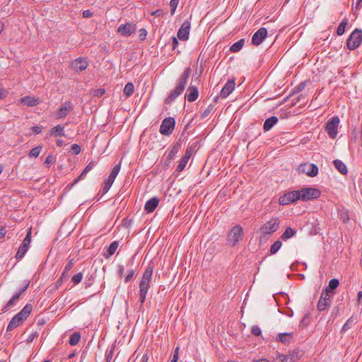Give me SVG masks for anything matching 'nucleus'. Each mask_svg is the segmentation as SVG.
<instances>
[{
	"label": "nucleus",
	"mask_w": 362,
	"mask_h": 362,
	"mask_svg": "<svg viewBox=\"0 0 362 362\" xmlns=\"http://www.w3.org/2000/svg\"><path fill=\"white\" fill-rule=\"evenodd\" d=\"M190 75V68L185 69L182 75L177 80L175 87L169 93L165 99V104H171L185 90Z\"/></svg>",
	"instance_id": "f257e3e1"
},
{
	"label": "nucleus",
	"mask_w": 362,
	"mask_h": 362,
	"mask_svg": "<svg viewBox=\"0 0 362 362\" xmlns=\"http://www.w3.org/2000/svg\"><path fill=\"white\" fill-rule=\"evenodd\" d=\"M32 310L33 305L30 303L26 304L24 308L11 320L6 327V332H11L22 325L29 317Z\"/></svg>",
	"instance_id": "f03ea898"
},
{
	"label": "nucleus",
	"mask_w": 362,
	"mask_h": 362,
	"mask_svg": "<svg viewBox=\"0 0 362 362\" xmlns=\"http://www.w3.org/2000/svg\"><path fill=\"white\" fill-rule=\"evenodd\" d=\"M243 228L240 225H235L227 235V243L230 246H236L243 238Z\"/></svg>",
	"instance_id": "7ed1b4c3"
},
{
	"label": "nucleus",
	"mask_w": 362,
	"mask_h": 362,
	"mask_svg": "<svg viewBox=\"0 0 362 362\" xmlns=\"http://www.w3.org/2000/svg\"><path fill=\"white\" fill-rule=\"evenodd\" d=\"M279 223L280 221L279 218L272 217L260 227L259 231L261 236L264 238L277 231L279 228Z\"/></svg>",
	"instance_id": "20e7f679"
},
{
	"label": "nucleus",
	"mask_w": 362,
	"mask_h": 362,
	"mask_svg": "<svg viewBox=\"0 0 362 362\" xmlns=\"http://www.w3.org/2000/svg\"><path fill=\"white\" fill-rule=\"evenodd\" d=\"M362 43V30L358 28L354 30L346 41V46L349 50H354Z\"/></svg>",
	"instance_id": "39448f33"
},
{
	"label": "nucleus",
	"mask_w": 362,
	"mask_h": 362,
	"mask_svg": "<svg viewBox=\"0 0 362 362\" xmlns=\"http://www.w3.org/2000/svg\"><path fill=\"white\" fill-rule=\"evenodd\" d=\"M153 272V265L151 264H148L142 275L141 281H139L140 290L148 291L152 280Z\"/></svg>",
	"instance_id": "423d86ee"
},
{
	"label": "nucleus",
	"mask_w": 362,
	"mask_h": 362,
	"mask_svg": "<svg viewBox=\"0 0 362 362\" xmlns=\"http://www.w3.org/2000/svg\"><path fill=\"white\" fill-rule=\"evenodd\" d=\"M299 191L300 199L304 202L317 199L321 194L320 190L314 187H303Z\"/></svg>",
	"instance_id": "0eeeda50"
},
{
	"label": "nucleus",
	"mask_w": 362,
	"mask_h": 362,
	"mask_svg": "<svg viewBox=\"0 0 362 362\" xmlns=\"http://www.w3.org/2000/svg\"><path fill=\"white\" fill-rule=\"evenodd\" d=\"M334 293H329L327 289H323L318 300L317 308L319 311L326 310L331 305Z\"/></svg>",
	"instance_id": "6e6552de"
},
{
	"label": "nucleus",
	"mask_w": 362,
	"mask_h": 362,
	"mask_svg": "<svg viewBox=\"0 0 362 362\" xmlns=\"http://www.w3.org/2000/svg\"><path fill=\"white\" fill-rule=\"evenodd\" d=\"M300 193L298 190H293L285 193L283 196H281L279 199V204L288 205L300 199Z\"/></svg>",
	"instance_id": "1a4fd4ad"
},
{
	"label": "nucleus",
	"mask_w": 362,
	"mask_h": 362,
	"mask_svg": "<svg viewBox=\"0 0 362 362\" xmlns=\"http://www.w3.org/2000/svg\"><path fill=\"white\" fill-rule=\"evenodd\" d=\"M175 126V120L173 117L165 118L160 126L159 132L161 134L169 136L173 133Z\"/></svg>",
	"instance_id": "9d476101"
},
{
	"label": "nucleus",
	"mask_w": 362,
	"mask_h": 362,
	"mask_svg": "<svg viewBox=\"0 0 362 362\" xmlns=\"http://www.w3.org/2000/svg\"><path fill=\"white\" fill-rule=\"evenodd\" d=\"M339 124V119L337 116L332 117L325 126V131L332 139H334L338 133V126Z\"/></svg>",
	"instance_id": "9b49d317"
},
{
	"label": "nucleus",
	"mask_w": 362,
	"mask_h": 362,
	"mask_svg": "<svg viewBox=\"0 0 362 362\" xmlns=\"http://www.w3.org/2000/svg\"><path fill=\"white\" fill-rule=\"evenodd\" d=\"M31 242V229H30L25 237V238L23 240V243L20 245L16 255V258L18 260L23 259V257L25 256V253L27 252L30 244Z\"/></svg>",
	"instance_id": "f8f14e48"
},
{
	"label": "nucleus",
	"mask_w": 362,
	"mask_h": 362,
	"mask_svg": "<svg viewBox=\"0 0 362 362\" xmlns=\"http://www.w3.org/2000/svg\"><path fill=\"white\" fill-rule=\"evenodd\" d=\"M136 30V24L129 22L120 25L117 28V33L124 37H129L134 33Z\"/></svg>",
	"instance_id": "ddd939ff"
},
{
	"label": "nucleus",
	"mask_w": 362,
	"mask_h": 362,
	"mask_svg": "<svg viewBox=\"0 0 362 362\" xmlns=\"http://www.w3.org/2000/svg\"><path fill=\"white\" fill-rule=\"evenodd\" d=\"M267 36V30L264 27L260 28L252 35L251 43L255 46H258L264 41Z\"/></svg>",
	"instance_id": "4468645a"
},
{
	"label": "nucleus",
	"mask_w": 362,
	"mask_h": 362,
	"mask_svg": "<svg viewBox=\"0 0 362 362\" xmlns=\"http://www.w3.org/2000/svg\"><path fill=\"white\" fill-rule=\"evenodd\" d=\"M191 23L188 21H184L180 28L179 29L177 37L179 40L185 41L189 38Z\"/></svg>",
	"instance_id": "2eb2a0df"
},
{
	"label": "nucleus",
	"mask_w": 362,
	"mask_h": 362,
	"mask_svg": "<svg viewBox=\"0 0 362 362\" xmlns=\"http://www.w3.org/2000/svg\"><path fill=\"white\" fill-rule=\"evenodd\" d=\"M88 66V61L83 57H78L74 60L71 64V66L73 70H74L76 72H81L87 69Z\"/></svg>",
	"instance_id": "dca6fc26"
},
{
	"label": "nucleus",
	"mask_w": 362,
	"mask_h": 362,
	"mask_svg": "<svg viewBox=\"0 0 362 362\" xmlns=\"http://www.w3.org/2000/svg\"><path fill=\"white\" fill-rule=\"evenodd\" d=\"M299 170L310 177H315L318 173V167L313 163L300 165Z\"/></svg>",
	"instance_id": "f3484780"
},
{
	"label": "nucleus",
	"mask_w": 362,
	"mask_h": 362,
	"mask_svg": "<svg viewBox=\"0 0 362 362\" xmlns=\"http://www.w3.org/2000/svg\"><path fill=\"white\" fill-rule=\"evenodd\" d=\"M74 108L73 103L71 101H66L62 104L57 112V118H64L70 111Z\"/></svg>",
	"instance_id": "a211bd4d"
},
{
	"label": "nucleus",
	"mask_w": 362,
	"mask_h": 362,
	"mask_svg": "<svg viewBox=\"0 0 362 362\" xmlns=\"http://www.w3.org/2000/svg\"><path fill=\"white\" fill-rule=\"evenodd\" d=\"M235 85V83L234 79L228 80L222 88L221 91V97L223 98H227L234 90Z\"/></svg>",
	"instance_id": "6ab92c4d"
},
{
	"label": "nucleus",
	"mask_w": 362,
	"mask_h": 362,
	"mask_svg": "<svg viewBox=\"0 0 362 362\" xmlns=\"http://www.w3.org/2000/svg\"><path fill=\"white\" fill-rule=\"evenodd\" d=\"M199 96V90L197 86L190 85L188 88L187 93H185V98L189 102L195 101Z\"/></svg>",
	"instance_id": "aec40b11"
},
{
	"label": "nucleus",
	"mask_w": 362,
	"mask_h": 362,
	"mask_svg": "<svg viewBox=\"0 0 362 362\" xmlns=\"http://www.w3.org/2000/svg\"><path fill=\"white\" fill-rule=\"evenodd\" d=\"M158 203H159V199L157 197H154L146 202L145 206H144V210L147 213H151L158 206Z\"/></svg>",
	"instance_id": "412c9836"
},
{
	"label": "nucleus",
	"mask_w": 362,
	"mask_h": 362,
	"mask_svg": "<svg viewBox=\"0 0 362 362\" xmlns=\"http://www.w3.org/2000/svg\"><path fill=\"white\" fill-rule=\"evenodd\" d=\"M95 162L93 160L90 161L87 165V166L83 169V170L82 171L81 175L74 180L73 183L71 184V187L74 186V185H76L77 182H78L81 180L83 179L86 177V175H87V173L90 170H92L95 167Z\"/></svg>",
	"instance_id": "4be33fe9"
},
{
	"label": "nucleus",
	"mask_w": 362,
	"mask_h": 362,
	"mask_svg": "<svg viewBox=\"0 0 362 362\" xmlns=\"http://www.w3.org/2000/svg\"><path fill=\"white\" fill-rule=\"evenodd\" d=\"M20 298V296L17 295L16 293L14 294L11 299L7 302V303L1 308V311L3 313H6L11 308L14 307L17 302L18 301Z\"/></svg>",
	"instance_id": "5701e85b"
},
{
	"label": "nucleus",
	"mask_w": 362,
	"mask_h": 362,
	"mask_svg": "<svg viewBox=\"0 0 362 362\" xmlns=\"http://www.w3.org/2000/svg\"><path fill=\"white\" fill-rule=\"evenodd\" d=\"M49 136L52 137L65 136L64 127L61 124H57L49 130Z\"/></svg>",
	"instance_id": "b1692460"
},
{
	"label": "nucleus",
	"mask_w": 362,
	"mask_h": 362,
	"mask_svg": "<svg viewBox=\"0 0 362 362\" xmlns=\"http://www.w3.org/2000/svg\"><path fill=\"white\" fill-rule=\"evenodd\" d=\"M21 102L28 107H34L39 104V100L32 96H25L21 98Z\"/></svg>",
	"instance_id": "393cba45"
},
{
	"label": "nucleus",
	"mask_w": 362,
	"mask_h": 362,
	"mask_svg": "<svg viewBox=\"0 0 362 362\" xmlns=\"http://www.w3.org/2000/svg\"><path fill=\"white\" fill-rule=\"evenodd\" d=\"M181 148V143L177 141L171 148V150L169 151L167 157H166V161L169 162V163L171 162V160L175 157L176 154L178 153L180 148Z\"/></svg>",
	"instance_id": "a878e982"
},
{
	"label": "nucleus",
	"mask_w": 362,
	"mask_h": 362,
	"mask_svg": "<svg viewBox=\"0 0 362 362\" xmlns=\"http://www.w3.org/2000/svg\"><path fill=\"white\" fill-rule=\"evenodd\" d=\"M278 117L272 116L267 118L263 125V129L265 132L269 131L278 122Z\"/></svg>",
	"instance_id": "bb28decb"
},
{
	"label": "nucleus",
	"mask_w": 362,
	"mask_h": 362,
	"mask_svg": "<svg viewBox=\"0 0 362 362\" xmlns=\"http://www.w3.org/2000/svg\"><path fill=\"white\" fill-rule=\"evenodd\" d=\"M333 164L334 167L337 169V170L342 175H346L348 173V170L346 165L342 162L341 160L336 159L333 161Z\"/></svg>",
	"instance_id": "cd10ccee"
},
{
	"label": "nucleus",
	"mask_w": 362,
	"mask_h": 362,
	"mask_svg": "<svg viewBox=\"0 0 362 362\" xmlns=\"http://www.w3.org/2000/svg\"><path fill=\"white\" fill-rule=\"evenodd\" d=\"M74 265V259H69L68 263L64 268V271L61 275V279H66L69 276V272L71 270Z\"/></svg>",
	"instance_id": "c85d7f7f"
},
{
	"label": "nucleus",
	"mask_w": 362,
	"mask_h": 362,
	"mask_svg": "<svg viewBox=\"0 0 362 362\" xmlns=\"http://www.w3.org/2000/svg\"><path fill=\"white\" fill-rule=\"evenodd\" d=\"M278 358L281 362H296L298 360L295 352L290 353L287 355L279 354Z\"/></svg>",
	"instance_id": "c756f323"
},
{
	"label": "nucleus",
	"mask_w": 362,
	"mask_h": 362,
	"mask_svg": "<svg viewBox=\"0 0 362 362\" xmlns=\"http://www.w3.org/2000/svg\"><path fill=\"white\" fill-rule=\"evenodd\" d=\"M119 247V241L116 240L112 242L108 249H107V253L104 254V257L106 259H108L110 257L114 255V253L116 252L117 249Z\"/></svg>",
	"instance_id": "7c9ffc66"
},
{
	"label": "nucleus",
	"mask_w": 362,
	"mask_h": 362,
	"mask_svg": "<svg viewBox=\"0 0 362 362\" xmlns=\"http://www.w3.org/2000/svg\"><path fill=\"white\" fill-rule=\"evenodd\" d=\"M121 169V162L115 165L114 168L112 170V172L110 173V175L107 178V180H109L111 182L115 181L116 177L117 176L118 173H119Z\"/></svg>",
	"instance_id": "2f4dec72"
},
{
	"label": "nucleus",
	"mask_w": 362,
	"mask_h": 362,
	"mask_svg": "<svg viewBox=\"0 0 362 362\" xmlns=\"http://www.w3.org/2000/svg\"><path fill=\"white\" fill-rule=\"evenodd\" d=\"M244 44H245V39H243V38L240 39L238 41H237L236 42L233 43L230 46V51L231 52H238L243 48V47L244 46Z\"/></svg>",
	"instance_id": "473e14b6"
},
{
	"label": "nucleus",
	"mask_w": 362,
	"mask_h": 362,
	"mask_svg": "<svg viewBox=\"0 0 362 362\" xmlns=\"http://www.w3.org/2000/svg\"><path fill=\"white\" fill-rule=\"evenodd\" d=\"M296 234V230L291 227H287L281 235V239L287 240L288 239L293 237Z\"/></svg>",
	"instance_id": "72a5a7b5"
},
{
	"label": "nucleus",
	"mask_w": 362,
	"mask_h": 362,
	"mask_svg": "<svg viewBox=\"0 0 362 362\" xmlns=\"http://www.w3.org/2000/svg\"><path fill=\"white\" fill-rule=\"evenodd\" d=\"M339 285V281L337 279H332L329 281V284L324 289H327L329 293H334L333 290L336 289Z\"/></svg>",
	"instance_id": "f704fd0d"
},
{
	"label": "nucleus",
	"mask_w": 362,
	"mask_h": 362,
	"mask_svg": "<svg viewBox=\"0 0 362 362\" xmlns=\"http://www.w3.org/2000/svg\"><path fill=\"white\" fill-rule=\"evenodd\" d=\"M310 82L309 80H305L304 81L300 82L296 87H294L291 91V95L294 94H297L301 91H303L306 87L307 84Z\"/></svg>",
	"instance_id": "c9c22d12"
},
{
	"label": "nucleus",
	"mask_w": 362,
	"mask_h": 362,
	"mask_svg": "<svg viewBox=\"0 0 362 362\" xmlns=\"http://www.w3.org/2000/svg\"><path fill=\"white\" fill-rule=\"evenodd\" d=\"M292 336H293L292 333H288V332L280 333L278 335L277 339L283 344H286L291 341Z\"/></svg>",
	"instance_id": "e433bc0d"
},
{
	"label": "nucleus",
	"mask_w": 362,
	"mask_h": 362,
	"mask_svg": "<svg viewBox=\"0 0 362 362\" xmlns=\"http://www.w3.org/2000/svg\"><path fill=\"white\" fill-rule=\"evenodd\" d=\"M134 86L132 83H130V82L127 83L125 85L124 90H123V93L127 97L131 96L134 93Z\"/></svg>",
	"instance_id": "4c0bfd02"
},
{
	"label": "nucleus",
	"mask_w": 362,
	"mask_h": 362,
	"mask_svg": "<svg viewBox=\"0 0 362 362\" xmlns=\"http://www.w3.org/2000/svg\"><path fill=\"white\" fill-rule=\"evenodd\" d=\"M81 340V334L79 332L73 333L69 338V343L71 346L76 345Z\"/></svg>",
	"instance_id": "58836bf2"
},
{
	"label": "nucleus",
	"mask_w": 362,
	"mask_h": 362,
	"mask_svg": "<svg viewBox=\"0 0 362 362\" xmlns=\"http://www.w3.org/2000/svg\"><path fill=\"white\" fill-rule=\"evenodd\" d=\"M348 23V19L344 18L339 25L337 29V33L338 35H342L345 32V28Z\"/></svg>",
	"instance_id": "ea45409f"
},
{
	"label": "nucleus",
	"mask_w": 362,
	"mask_h": 362,
	"mask_svg": "<svg viewBox=\"0 0 362 362\" xmlns=\"http://www.w3.org/2000/svg\"><path fill=\"white\" fill-rule=\"evenodd\" d=\"M281 245L282 243L280 240L275 241L270 247V253L272 255L276 253L281 248Z\"/></svg>",
	"instance_id": "a19ab883"
},
{
	"label": "nucleus",
	"mask_w": 362,
	"mask_h": 362,
	"mask_svg": "<svg viewBox=\"0 0 362 362\" xmlns=\"http://www.w3.org/2000/svg\"><path fill=\"white\" fill-rule=\"evenodd\" d=\"M112 184H113V182H111L109 180L106 179L104 181L103 187H102V194L103 195H104L109 191V189H110Z\"/></svg>",
	"instance_id": "79ce46f5"
},
{
	"label": "nucleus",
	"mask_w": 362,
	"mask_h": 362,
	"mask_svg": "<svg viewBox=\"0 0 362 362\" xmlns=\"http://www.w3.org/2000/svg\"><path fill=\"white\" fill-rule=\"evenodd\" d=\"M188 160L186 158L182 157L179 161L178 165L177 166L176 171L181 172L183 170L187 163Z\"/></svg>",
	"instance_id": "37998d69"
},
{
	"label": "nucleus",
	"mask_w": 362,
	"mask_h": 362,
	"mask_svg": "<svg viewBox=\"0 0 362 362\" xmlns=\"http://www.w3.org/2000/svg\"><path fill=\"white\" fill-rule=\"evenodd\" d=\"M41 150H42V147L41 146H36V147H35V148H32L30 150V151L28 153V156L30 157H35V158H36V157H37L40 155V153L41 152Z\"/></svg>",
	"instance_id": "c03bdc74"
},
{
	"label": "nucleus",
	"mask_w": 362,
	"mask_h": 362,
	"mask_svg": "<svg viewBox=\"0 0 362 362\" xmlns=\"http://www.w3.org/2000/svg\"><path fill=\"white\" fill-rule=\"evenodd\" d=\"M352 323H353V319H352V317H350L349 319H348V320L343 325L341 332L342 333H344L347 330L351 329Z\"/></svg>",
	"instance_id": "a18cd8bd"
},
{
	"label": "nucleus",
	"mask_w": 362,
	"mask_h": 362,
	"mask_svg": "<svg viewBox=\"0 0 362 362\" xmlns=\"http://www.w3.org/2000/svg\"><path fill=\"white\" fill-rule=\"evenodd\" d=\"M214 109V105H209L206 110H204V112L201 114V119H204L206 118L209 114L210 112L213 110Z\"/></svg>",
	"instance_id": "49530a36"
},
{
	"label": "nucleus",
	"mask_w": 362,
	"mask_h": 362,
	"mask_svg": "<svg viewBox=\"0 0 362 362\" xmlns=\"http://www.w3.org/2000/svg\"><path fill=\"white\" fill-rule=\"evenodd\" d=\"M83 273L81 272H79L78 274H76L75 275L73 276L72 277V281L75 284H79L81 281H82V279H83Z\"/></svg>",
	"instance_id": "de8ad7c7"
},
{
	"label": "nucleus",
	"mask_w": 362,
	"mask_h": 362,
	"mask_svg": "<svg viewBox=\"0 0 362 362\" xmlns=\"http://www.w3.org/2000/svg\"><path fill=\"white\" fill-rule=\"evenodd\" d=\"M180 0H170V6L171 9V13L173 15L175 12V10L177 7L178 3Z\"/></svg>",
	"instance_id": "09e8293b"
},
{
	"label": "nucleus",
	"mask_w": 362,
	"mask_h": 362,
	"mask_svg": "<svg viewBox=\"0 0 362 362\" xmlns=\"http://www.w3.org/2000/svg\"><path fill=\"white\" fill-rule=\"evenodd\" d=\"M251 332L255 336H260L262 334V330L259 326L254 325L252 327Z\"/></svg>",
	"instance_id": "8fccbe9b"
},
{
	"label": "nucleus",
	"mask_w": 362,
	"mask_h": 362,
	"mask_svg": "<svg viewBox=\"0 0 362 362\" xmlns=\"http://www.w3.org/2000/svg\"><path fill=\"white\" fill-rule=\"evenodd\" d=\"M81 149L79 145L74 144L71 146V151L72 153L75 155H78L80 153Z\"/></svg>",
	"instance_id": "3c124183"
},
{
	"label": "nucleus",
	"mask_w": 362,
	"mask_h": 362,
	"mask_svg": "<svg viewBox=\"0 0 362 362\" xmlns=\"http://www.w3.org/2000/svg\"><path fill=\"white\" fill-rule=\"evenodd\" d=\"M147 293H148V291H144V290L139 289V298H140L141 304H143L145 302Z\"/></svg>",
	"instance_id": "603ef678"
},
{
	"label": "nucleus",
	"mask_w": 362,
	"mask_h": 362,
	"mask_svg": "<svg viewBox=\"0 0 362 362\" xmlns=\"http://www.w3.org/2000/svg\"><path fill=\"white\" fill-rule=\"evenodd\" d=\"M38 337V333L37 332H33L32 334H30L26 341L27 343H31L34 341L35 339H36L37 337Z\"/></svg>",
	"instance_id": "864d4df0"
},
{
	"label": "nucleus",
	"mask_w": 362,
	"mask_h": 362,
	"mask_svg": "<svg viewBox=\"0 0 362 362\" xmlns=\"http://www.w3.org/2000/svg\"><path fill=\"white\" fill-rule=\"evenodd\" d=\"M134 275V270L131 269L129 272V274L124 278L125 283L129 282L132 280V279L133 278Z\"/></svg>",
	"instance_id": "5fc2aeb1"
},
{
	"label": "nucleus",
	"mask_w": 362,
	"mask_h": 362,
	"mask_svg": "<svg viewBox=\"0 0 362 362\" xmlns=\"http://www.w3.org/2000/svg\"><path fill=\"white\" fill-rule=\"evenodd\" d=\"M29 285H30V281H28L26 283V284L23 288L19 289V291L16 293V294L21 297V296L26 291V290L29 287Z\"/></svg>",
	"instance_id": "6e6d98bb"
},
{
	"label": "nucleus",
	"mask_w": 362,
	"mask_h": 362,
	"mask_svg": "<svg viewBox=\"0 0 362 362\" xmlns=\"http://www.w3.org/2000/svg\"><path fill=\"white\" fill-rule=\"evenodd\" d=\"M54 161V157L52 154H49L47 156L45 160V165H46L47 167L49 166L50 164H52Z\"/></svg>",
	"instance_id": "4d7b16f0"
},
{
	"label": "nucleus",
	"mask_w": 362,
	"mask_h": 362,
	"mask_svg": "<svg viewBox=\"0 0 362 362\" xmlns=\"http://www.w3.org/2000/svg\"><path fill=\"white\" fill-rule=\"evenodd\" d=\"M139 37L141 40H144L146 39V35H147V31L146 29L144 28H141L139 30Z\"/></svg>",
	"instance_id": "13d9d810"
},
{
	"label": "nucleus",
	"mask_w": 362,
	"mask_h": 362,
	"mask_svg": "<svg viewBox=\"0 0 362 362\" xmlns=\"http://www.w3.org/2000/svg\"><path fill=\"white\" fill-rule=\"evenodd\" d=\"M171 40H172V47H173V49L175 50L177 47V46L179 45V42L177 40V37H172Z\"/></svg>",
	"instance_id": "bf43d9fd"
},
{
	"label": "nucleus",
	"mask_w": 362,
	"mask_h": 362,
	"mask_svg": "<svg viewBox=\"0 0 362 362\" xmlns=\"http://www.w3.org/2000/svg\"><path fill=\"white\" fill-rule=\"evenodd\" d=\"M178 350H179V348L177 347L176 349L175 350L174 353H173V358H172L170 362H177V360H178Z\"/></svg>",
	"instance_id": "052dcab7"
},
{
	"label": "nucleus",
	"mask_w": 362,
	"mask_h": 362,
	"mask_svg": "<svg viewBox=\"0 0 362 362\" xmlns=\"http://www.w3.org/2000/svg\"><path fill=\"white\" fill-rule=\"evenodd\" d=\"M105 89L103 88H99L95 90V95L98 97H102L105 94Z\"/></svg>",
	"instance_id": "680f3d73"
},
{
	"label": "nucleus",
	"mask_w": 362,
	"mask_h": 362,
	"mask_svg": "<svg viewBox=\"0 0 362 362\" xmlns=\"http://www.w3.org/2000/svg\"><path fill=\"white\" fill-rule=\"evenodd\" d=\"M31 129L33 132V133H35V134H40L42 132L41 127H40L38 126H34V127H32Z\"/></svg>",
	"instance_id": "e2e57ef3"
},
{
	"label": "nucleus",
	"mask_w": 362,
	"mask_h": 362,
	"mask_svg": "<svg viewBox=\"0 0 362 362\" xmlns=\"http://www.w3.org/2000/svg\"><path fill=\"white\" fill-rule=\"evenodd\" d=\"M192 156V151L190 149L187 148L185 151V155L182 156L183 158H186L187 160H189L190 157Z\"/></svg>",
	"instance_id": "0e129e2a"
},
{
	"label": "nucleus",
	"mask_w": 362,
	"mask_h": 362,
	"mask_svg": "<svg viewBox=\"0 0 362 362\" xmlns=\"http://www.w3.org/2000/svg\"><path fill=\"white\" fill-rule=\"evenodd\" d=\"M163 13V11L161 9H157L156 11L152 12V16H160Z\"/></svg>",
	"instance_id": "69168bd1"
},
{
	"label": "nucleus",
	"mask_w": 362,
	"mask_h": 362,
	"mask_svg": "<svg viewBox=\"0 0 362 362\" xmlns=\"http://www.w3.org/2000/svg\"><path fill=\"white\" fill-rule=\"evenodd\" d=\"M7 95V91L4 89V88H1L0 89V100L4 98Z\"/></svg>",
	"instance_id": "338daca9"
},
{
	"label": "nucleus",
	"mask_w": 362,
	"mask_h": 362,
	"mask_svg": "<svg viewBox=\"0 0 362 362\" xmlns=\"http://www.w3.org/2000/svg\"><path fill=\"white\" fill-rule=\"evenodd\" d=\"M92 16V12L89 10L83 11V17L84 18H90Z\"/></svg>",
	"instance_id": "774afa93"
}]
</instances>
